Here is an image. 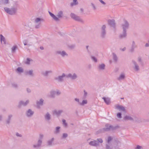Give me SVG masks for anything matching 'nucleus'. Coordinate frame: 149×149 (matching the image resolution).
<instances>
[{
	"label": "nucleus",
	"instance_id": "49530a36",
	"mask_svg": "<svg viewBox=\"0 0 149 149\" xmlns=\"http://www.w3.org/2000/svg\"><path fill=\"white\" fill-rule=\"evenodd\" d=\"M63 123L65 127H66L67 126V123H66V121L65 120L63 119L62 120Z\"/></svg>",
	"mask_w": 149,
	"mask_h": 149
},
{
	"label": "nucleus",
	"instance_id": "dca6fc26",
	"mask_svg": "<svg viewBox=\"0 0 149 149\" xmlns=\"http://www.w3.org/2000/svg\"><path fill=\"white\" fill-rule=\"evenodd\" d=\"M108 24L111 27L115 28L116 27L115 21L113 19L109 20H108Z\"/></svg>",
	"mask_w": 149,
	"mask_h": 149
},
{
	"label": "nucleus",
	"instance_id": "e2e57ef3",
	"mask_svg": "<svg viewBox=\"0 0 149 149\" xmlns=\"http://www.w3.org/2000/svg\"><path fill=\"white\" fill-rule=\"evenodd\" d=\"M88 46H86V49H87V51L88 52V53H89V54H90V52H89V51L88 49Z\"/></svg>",
	"mask_w": 149,
	"mask_h": 149
},
{
	"label": "nucleus",
	"instance_id": "bb28decb",
	"mask_svg": "<svg viewBox=\"0 0 149 149\" xmlns=\"http://www.w3.org/2000/svg\"><path fill=\"white\" fill-rule=\"evenodd\" d=\"M56 95L55 91L52 90L50 92V94L49 97H54Z\"/></svg>",
	"mask_w": 149,
	"mask_h": 149
},
{
	"label": "nucleus",
	"instance_id": "4d7b16f0",
	"mask_svg": "<svg viewBox=\"0 0 149 149\" xmlns=\"http://www.w3.org/2000/svg\"><path fill=\"white\" fill-rule=\"evenodd\" d=\"M16 135L17 136L21 137L22 136V135L18 133H17L16 134Z\"/></svg>",
	"mask_w": 149,
	"mask_h": 149
},
{
	"label": "nucleus",
	"instance_id": "052dcab7",
	"mask_svg": "<svg viewBox=\"0 0 149 149\" xmlns=\"http://www.w3.org/2000/svg\"><path fill=\"white\" fill-rule=\"evenodd\" d=\"M10 119L8 118L6 121V123L7 124H9L10 123Z\"/></svg>",
	"mask_w": 149,
	"mask_h": 149
},
{
	"label": "nucleus",
	"instance_id": "393cba45",
	"mask_svg": "<svg viewBox=\"0 0 149 149\" xmlns=\"http://www.w3.org/2000/svg\"><path fill=\"white\" fill-rule=\"evenodd\" d=\"M18 49V47L16 45H14L11 48V52L12 53H15Z\"/></svg>",
	"mask_w": 149,
	"mask_h": 149
},
{
	"label": "nucleus",
	"instance_id": "6ab92c4d",
	"mask_svg": "<svg viewBox=\"0 0 149 149\" xmlns=\"http://www.w3.org/2000/svg\"><path fill=\"white\" fill-rule=\"evenodd\" d=\"M115 109H118L119 111H122L124 112L125 111V108L124 107L119 105L115 106Z\"/></svg>",
	"mask_w": 149,
	"mask_h": 149
},
{
	"label": "nucleus",
	"instance_id": "c756f323",
	"mask_svg": "<svg viewBox=\"0 0 149 149\" xmlns=\"http://www.w3.org/2000/svg\"><path fill=\"white\" fill-rule=\"evenodd\" d=\"M105 65L102 63L101 64H100L98 66V68L99 70H103L105 69Z\"/></svg>",
	"mask_w": 149,
	"mask_h": 149
},
{
	"label": "nucleus",
	"instance_id": "79ce46f5",
	"mask_svg": "<svg viewBox=\"0 0 149 149\" xmlns=\"http://www.w3.org/2000/svg\"><path fill=\"white\" fill-rule=\"evenodd\" d=\"M91 57L93 61H94L95 62H97V60L95 57L93 56H91Z\"/></svg>",
	"mask_w": 149,
	"mask_h": 149
},
{
	"label": "nucleus",
	"instance_id": "3c124183",
	"mask_svg": "<svg viewBox=\"0 0 149 149\" xmlns=\"http://www.w3.org/2000/svg\"><path fill=\"white\" fill-rule=\"evenodd\" d=\"M117 116L119 118H121L122 117L121 114V113H118L117 114Z\"/></svg>",
	"mask_w": 149,
	"mask_h": 149
},
{
	"label": "nucleus",
	"instance_id": "f704fd0d",
	"mask_svg": "<svg viewBox=\"0 0 149 149\" xmlns=\"http://www.w3.org/2000/svg\"><path fill=\"white\" fill-rule=\"evenodd\" d=\"M32 61L33 60L29 58H27L26 61L25 62V63L26 64L29 65L30 64V62Z\"/></svg>",
	"mask_w": 149,
	"mask_h": 149
},
{
	"label": "nucleus",
	"instance_id": "f03ea898",
	"mask_svg": "<svg viewBox=\"0 0 149 149\" xmlns=\"http://www.w3.org/2000/svg\"><path fill=\"white\" fill-rule=\"evenodd\" d=\"M44 136L43 134H40L39 135V139L37 142L33 144V147L34 148H37L40 147L41 145L42 139Z\"/></svg>",
	"mask_w": 149,
	"mask_h": 149
},
{
	"label": "nucleus",
	"instance_id": "5701e85b",
	"mask_svg": "<svg viewBox=\"0 0 149 149\" xmlns=\"http://www.w3.org/2000/svg\"><path fill=\"white\" fill-rule=\"evenodd\" d=\"M102 98L107 104H109L110 103V99L109 98L103 97Z\"/></svg>",
	"mask_w": 149,
	"mask_h": 149
},
{
	"label": "nucleus",
	"instance_id": "5fc2aeb1",
	"mask_svg": "<svg viewBox=\"0 0 149 149\" xmlns=\"http://www.w3.org/2000/svg\"><path fill=\"white\" fill-rule=\"evenodd\" d=\"M75 100L78 102V104L79 105V103H80V102H79V100L78 98H75L74 99Z\"/></svg>",
	"mask_w": 149,
	"mask_h": 149
},
{
	"label": "nucleus",
	"instance_id": "423d86ee",
	"mask_svg": "<svg viewBox=\"0 0 149 149\" xmlns=\"http://www.w3.org/2000/svg\"><path fill=\"white\" fill-rule=\"evenodd\" d=\"M70 16L72 18L76 21L81 22H83V20L79 17L77 16L73 13H71Z\"/></svg>",
	"mask_w": 149,
	"mask_h": 149
},
{
	"label": "nucleus",
	"instance_id": "ddd939ff",
	"mask_svg": "<svg viewBox=\"0 0 149 149\" xmlns=\"http://www.w3.org/2000/svg\"><path fill=\"white\" fill-rule=\"evenodd\" d=\"M10 3V0H0V7L8 5Z\"/></svg>",
	"mask_w": 149,
	"mask_h": 149
},
{
	"label": "nucleus",
	"instance_id": "774afa93",
	"mask_svg": "<svg viewBox=\"0 0 149 149\" xmlns=\"http://www.w3.org/2000/svg\"><path fill=\"white\" fill-rule=\"evenodd\" d=\"M80 10L82 12H83V9L82 8H81Z\"/></svg>",
	"mask_w": 149,
	"mask_h": 149
},
{
	"label": "nucleus",
	"instance_id": "c03bdc74",
	"mask_svg": "<svg viewBox=\"0 0 149 149\" xmlns=\"http://www.w3.org/2000/svg\"><path fill=\"white\" fill-rule=\"evenodd\" d=\"M103 6H105L106 5V3L102 0H98Z\"/></svg>",
	"mask_w": 149,
	"mask_h": 149
},
{
	"label": "nucleus",
	"instance_id": "13d9d810",
	"mask_svg": "<svg viewBox=\"0 0 149 149\" xmlns=\"http://www.w3.org/2000/svg\"><path fill=\"white\" fill-rule=\"evenodd\" d=\"M106 149H111L109 146L108 145H106Z\"/></svg>",
	"mask_w": 149,
	"mask_h": 149
},
{
	"label": "nucleus",
	"instance_id": "6e6d98bb",
	"mask_svg": "<svg viewBox=\"0 0 149 149\" xmlns=\"http://www.w3.org/2000/svg\"><path fill=\"white\" fill-rule=\"evenodd\" d=\"M12 86L14 88H17V85L16 84H12Z\"/></svg>",
	"mask_w": 149,
	"mask_h": 149
},
{
	"label": "nucleus",
	"instance_id": "b1692460",
	"mask_svg": "<svg viewBox=\"0 0 149 149\" xmlns=\"http://www.w3.org/2000/svg\"><path fill=\"white\" fill-rule=\"evenodd\" d=\"M0 41L1 44H6V41L5 39V38L4 37V36L2 34L0 35Z\"/></svg>",
	"mask_w": 149,
	"mask_h": 149
},
{
	"label": "nucleus",
	"instance_id": "1a4fd4ad",
	"mask_svg": "<svg viewBox=\"0 0 149 149\" xmlns=\"http://www.w3.org/2000/svg\"><path fill=\"white\" fill-rule=\"evenodd\" d=\"M23 43L25 46H26L28 47L31 46L32 45V42L31 41L29 38L24 40Z\"/></svg>",
	"mask_w": 149,
	"mask_h": 149
},
{
	"label": "nucleus",
	"instance_id": "864d4df0",
	"mask_svg": "<svg viewBox=\"0 0 149 149\" xmlns=\"http://www.w3.org/2000/svg\"><path fill=\"white\" fill-rule=\"evenodd\" d=\"M112 139V138L111 136H109L108 137V140H107V142L109 143V142Z\"/></svg>",
	"mask_w": 149,
	"mask_h": 149
},
{
	"label": "nucleus",
	"instance_id": "603ef678",
	"mask_svg": "<svg viewBox=\"0 0 149 149\" xmlns=\"http://www.w3.org/2000/svg\"><path fill=\"white\" fill-rule=\"evenodd\" d=\"M142 148V146L137 145L136 146V147L135 148V149H141Z\"/></svg>",
	"mask_w": 149,
	"mask_h": 149
},
{
	"label": "nucleus",
	"instance_id": "58836bf2",
	"mask_svg": "<svg viewBox=\"0 0 149 149\" xmlns=\"http://www.w3.org/2000/svg\"><path fill=\"white\" fill-rule=\"evenodd\" d=\"M91 5L93 8V9L94 10H96L97 7L94 3H91Z\"/></svg>",
	"mask_w": 149,
	"mask_h": 149
},
{
	"label": "nucleus",
	"instance_id": "c85d7f7f",
	"mask_svg": "<svg viewBox=\"0 0 149 149\" xmlns=\"http://www.w3.org/2000/svg\"><path fill=\"white\" fill-rule=\"evenodd\" d=\"M137 46L136 45L135 42L134 41L132 42V44L131 47V49L130 50L131 52H133L134 51V49Z\"/></svg>",
	"mask_w": 149,
	"mask_h": 149
},
{
	"label": "nucleus",
	"instance_id": "f257e3e1",
	"mask_svg": "<svg viewBox=\"0 0 149 149\" xmlns=\"http://www.w3.org/2000/svg\"><path fill=\"white\" fill-rule=\"evenodd\" d=\"M49 13L50 16L56 21H58L59 18H62L63 16V13L62 11H60L58 12L57 16H56L54 14L50 12H49Z\"/></svg>",
	"mask_w": 149,
	"mask_h": 149
},
{
	"label": "nucleus",
	"instance_id": "338daca9",
	"mask_svg": "<svg viewBox=\"0 0 149 149\" xmlns=\"http://www.w3.org/2000/svg\"><path fill=\"white\" fill-rule=\"evenodd\" d=\"M40 49L42 50L43 49V47H40Z\"/></svg>",
	"mask_w": 149,
	"mask_h": 149
},
{
	"label": "nucleus",
	"instance_id": "a878e982",
	"mask_svg": "<svg viewBox=\"0 0 149 149\" xmlns=\"http://www.w3.org/2000/svg\"><path fill=\"white\" fill-rule=\"evenodd\" d=\"M54 140V138H52L51 139L49 140L47 142V145L49 146H52Z\"/></svg>",
	"mask_w": 149,
	"mask_h": 149
},
{
	"label": "nucleus",
	"instance_id": "20e7f679",
	"mask_svg": "<svg viewBox=\"0 0 149 149\" xmlns=\"http://www.w3.org/2000/svg\"><path fill=\"white\" fill-rule=\"evenodd\" d=\"M4 10L5 12L10 15L15 14L17 12V9L15 8H9L8 7H5Z\"/></svg>",
	"mask_w": 149,
	"mask_h": 149
},
{
	"label": "nucleus",
	"instance_id": "a18cd8bd",
	"mask_svg": "<svg viewBox=\"0 0 149 149\" xmlns=\"http://www.w3.org/2000/svg\"><path fill=\"white\" fill-rule=\"evenodd\" d=\"M96 141H97L99 143H101L103 142L102 140L100 138L97 139Z\"/></svg>",
	"mask_w": 149,
	"mask_h": 149
},
{
	"label": "nucleus",
	"instance_id": "2eb2a0df",
	"mask_svg": "<svg viewBox=\"0 0 149 149\" xmlns=\"http://www.w3.org/2000/svg\"><path fill=\"white\" fill-rule=\"evenodd\" d=\"M34 112L31 109H29L26 112V116L28 117H31L34 114Z\"/></svg>",
	"mask_w": 149,
	"mask_h": 149
},
{
	"label": "nucleus",
	"instance_id": "69168bd1",
	"mask_svg": "<svg viewBox=\"0 0 149 149\" xmlns=\"http://www.w3.org/2000/svg\"><path fill=\"white\" fill-rule=\"evenodd\" d=\"M12 117V115H10L8 116V119H10Z\"/></svg>",
	"mask_w": 149,
	"mask_h": 149
},
{
	"label": "nucleus",
	"instance_id": "0eeeda50",
	"mask_svg": "<svg viewBox=\"0 0 149 149\" xmlns=\"http://www.w3.org/2000/svg\"><path fill=\"white\" fill-rule=\"evenodd\" d=\"M66 78H70L72 80H75L77 78V75L76 73H69L66 75Z\"/></svg>",
	"mask_w": 149,
	"mask_h": 149
},
{
	"label": "nucleus",
	"instance_id": "e433bc0d",
	"mask_svg": "<svg viewBox=\"0 0 149 149\" xmlns=\"http://www.w3.org/2000/svg\"><path fill=\"white\" fill-rule=\"evenodd\" d=\"M60 127H57L56 128L55 130L54 131V133L55 134H58L60 131Z\"/></svg>",
	"mask_w": 149,
	"mask_h": 149
},
{
	"label": "nucleus",
	"instance_id": "9d476101",
	"mask_svg": "<svg viewBox=\"0 0 149 149\" xmlns=\"http://www.w3.org/2000/svg\"><path fill=\"white\" fill-rule=\"evenodd\" d=\"M66 77V75L65 73H63L61 75H60L55 78V79L58 82H62L63 81L64 78Z\"/></svg>",
	"mask_w": 149,
	"mask_h": 149
},
{
	"label": "nucleus",
	"instance_id": "f3484780",
	"mask_svg": "<svg viewBox=\"0 0 149 149\" xmlns=\"http://www.w3.org/2000/svg\"><path fill=\"white\" fill-rule=\"evenodd\" d=\"M44 100L42 99H40L39 100L37 101L36 102V106L37 108H40V107L43 104Z\"/></svg>",
	"mask_w": 149,
	"mask_h": 149
},
{
	"label": "nucleus",
	"instance_id": "680f3d73",
	"mask_svg": "<svg viewBox=\"0 0 149 149\" xmlns=\"http://www.w3.org/2000/svg\"><path fill=\"white\" fill-rule=\"evenodd\" d=\"M27 91L28 93H30L31 92V90L28 88L27 89Z\"/></svg>",
	"mask_w": 149,
	"mask_h": 149
},
{
	"label": "nucleus",
	"instance_id": "39448f33",
	"mask_svg": "<svg viewBox=\"0 0 149 149\" xmlns=\"http://www.w3.org/2000/svg\"><path fill=\"white\" fill-rule=\"evenodd\" d=\"M129 24L128 22L125 19H124L121 24V26L123 31H127L129 27Z\"/></svg>",
	"mask_w": 149,
	"mask_h": 149
},
{
	"label": "nucleus",
	"instance_id": "f8f14e48",
	"mask_svg": "<svg viewBox=\"0 0 149 149\" xmlns=\"http://www.w3.org/2000/svg\"><path fill=\"white\" fill-rule=\"evenodd\" d=\"M132 63L133 64V68L135 71H138L139 70V67L136 63V62L134 61L133 60L132 61Z\"/></svg>",
	"mask_w": 149,
	"mask_h": 149
},
{
	"label": "nucleus",
	"instance_id": "72a5a7b5",
	"mask_svg": "<svg viewBox=\"0 0 149 149\" xmlns=\"http://www.w3.org/2000/svg\"><path fill=\"white\" fill-rule=\"evenodd\" d=\"M52 71L51 70L47 71L43 73V74L44 76H47L49 74L51 73Z\"/></svg>",
	"mask_w": 149,
	"mask_h": 149
},
{
	"label": "nucleus",
	"instance_id": "c9c22d12",
	"mask_svg": "<svg viewBox=\"0 0 149 149\" xmlns=\"http://www.w3.org/2000/svg\"><path fill=\"white\" fill-rule=\"evenodd\" d=\"M45 119L48 120H49L50 119V116L49 113L48 112L47 113L45 116Z\"/></svg>",
	"mask_w": 149,
	"mask_h": 149
},
{
	"label": "nucleus",
	"instance_id": "6e6552de",
	"mask_svg": "<svg viewBox=\"0 0 149 149\" xmlns=\"http://www.w3.org/2000/svg\"><path fill=\"white\" fill-rule=\"evenodd\" d=\"M106 26L105 25H103L101 28V36L102 38H104L106 36V32L105 29Z\"/></svg>",
	"mask_w": 149,
	"mask_h": 149
},
{
	"label": "nucleus",
	"instance_id": "4c0bfd02",
	"mask_svg": "<svg viewBox=\"0 0 149 149\" xmlns=\"http://www.w3.org/2000/svg\"><path fill=\"white\" fill-rule=\"evenodd\" d=\"M17 71L19 73H22L24 71L23 69L21 67H19L17 69Z\"/></svg>",
	"mask_w": 149,
	"mask_h": 149
},
{
	"label": "nucleus",
	"instance_id": "09e8293b",
	"mask_svg": "<svg viewBox=\"0 0 149 149\" xmlns=\"http://www.w3.org/2000/svg\"><path fill=\"white\" fill-rule=\"evenodd\" d=\"M138 61L139 63H142V60L141 59V58L140 57H139L138 58Z\"/></svg>",
	"mask_w": 149,
	"mask_h": 149
},
{
	"label": "nucleus",
	"instance_id": "ea45409f",
	"mask_svg": "<svg viewBox=\"0 0 149 149\" xmlns=\"http://www.w3.org/2000/svg\"><path fill=\"white\" fill-rule=\"evenodd\" d=\"M87 103V101L86 100H84L81 102L79 103V105H84Z\"/></svg>",
	"mask_w": 149,
	"mask_h": 149
},
{
	"label": "nucleus",
	"instance_id": "473e14b6",
	"mask_svg": "<svg viewBox=\"0 0 149 149\" xmlns=\"http://www.w3.org/2000/svg\"><path fill=\"white\" fill-rule=\"evenodd\" d=\"M78 4V2L77 0H73V2L70 4L71 6H73L76 5Z\"/></svg>",
	"mask_w": 149,
	"mask_h": 149
},
{
	"label": "nucleus",
	"instance_id": "cd10ccee",
	"mask_svg": "<svg viewBox=\"0 0 149 149\" xmlns=\"http://www.w3.org/2000/svg\"><path fill=\"white\" fill-rule=\"evenodd\" d=\"M63 112L62 110H55L53 111L54 114H56L57 116H59Z\"/></svg>",
	"mask_w": 149,
	"mask_h": 149
},
{
	"label": "nucleus",
	"instance_id": "bf43d9fd",
	"mask_svg": "<svg viewBox=\"0 0 149 149\" xmlns=\"http://www.w3.org/2000/svg\"><path fill=\"white\" fill-rule=\"evenodd\" d=\"M145 46L146 47H149V43H147L145 45Z\"/></svg>",
	"mask_w": 149,
	"mask_h": 149
},
{
	"label": "nucleus",
	"instance_id": "9b49d317",
	"mask_svg": "<svg viewBox=\"0 0 149 149\" xmlns=\"http://www.w3.org/2000/svg\"><path fill=\"white\" fill-rule=\"evenodd\" d=\"M115 127L112 126L109 124H107L105 125V128L104 129L105 131H108L110 130H113L115 129Z\"/></svg>",
	"mask_w": 149,
	"mask_h": 149
},
{
	"label": "nucleus",
	"instance_id": "a19ab883",
	"mask_svg": "<svg viewBox=\"0 0 149 149\" xmlns=\"http://www.w3.org/2000/svg\"><path fill=\"white\" fill-rule=\"evenodd\" d=\"M113 58L114 61L115 62H116L117 61V57L116 55L114 53L113 54Z\"/></svg>",
	"mask_w": 149,
	"mask_h": 149
},
{
	"label": "nucleus",
	"instance_id": "7ed1b4c3",
	"mask_svg": "<svg viewBox=\"0 0 149 149\" xmlns=\"http://www.w3.org/2000/svg\"><path fill=\"white\" fill-rule=\"evenodd\" d=\"M44 21L43 18L40 17H36L34 19V23L35 25V27L38 29L40 28L41 22Z\"/></svg>",
	"mask_w": 149,
	"mask_h": 149
},
{
	"label": "nucleus",
	"instance_id": "aec40b11",
	"mask_svg": "<svg viewBox=\"0 0 149 149\" xmlns=\"http://www.w3.org/2000/svg\"><path fill=\"white\" fill-rule=\"evenodd\" d=\"M25 74L31 77L33 76V71L32 70H30L26 71L25 72Z\"/></svg>",
	"mask_w": 149,
	"mask_h": 149
},
{
	"label": "nucleus",
	"instance_id": "412c9836",
	"mask_svg": "<svg viewBox=\"0 0 149 149\" xmlns=\"http://www.w3.org/2000/svg\"><path fill=\"white\" fill-rule=\"evenodd\" d=\"M89 144L91 146H99V144L98 143V142L95 140H94L93 141L90 142Z\"/></svg>",
	"mask_w": 149,
	"mask_h": 149
},
{
	"label": "nucleus",
	"instance_id": "4be33fe9",
	"mask_svg": "<svg viewBox=\"0 0 149 149\" xmlns=\"http://www.w3.org/2000/svg\"><path fill=\"white\" fill-rule=\"evenodd\" d=\"M125 77V75L124 74L122 73L121 74L119 77L117 78V80L120 81L124 80Z\"/></svg>",
	"mask_w": 149,
	"mask_h": 149
},
{
	"label": "nucleus",
	"instance_id": "0e129e2a",
	"mask_svg": "<svg viewBox=\"0 0 149 149\" xmlns=\"http://www.w3.org/2000/svg\"><path fill=\"white\" fill-rule=\"evenodd\" d=\"M121 50L123 51H124L126 50V48L125 47L123 49H121Z\"/></svg>",
	"mask_w": 149,
	"mask_h": 149
},
{
	"label": "nucleus",
	"instance_id": "8fccbe9b",
	"mask_svg": "<svg viewBox=\"0 0 149 149\" xmlns=\"http://www.w3.org/2000/svg\"><path fill=\"white\" fill-rule=\"evenodd\" d=\"M61 93L58 90H56L55 91V94L56 95H59Z\"/></svg>",
	"mask_w": 149,
	"mask_h": 149
},
{
	"label": "nucleus",
	"instance_id": "2f4dec72",
	"mask_svg": "<svg viewBox=\"0 0 149 149\" xmlns=\"http://www.w3.org/2000/svg\"><path fill=\"white\" fill-rule=\"evenodd\" d=\"M124 119L125 120H130L132 121L133 119L132 117L129 116H126L124 117Z\"/></svg>",
	"mask_w": 149,
	"mask_h": 149
},
{
	"label": "nucleus",
	"instance_id": "7c9ffc66",
	"mask_svg": "<svg viewBox=\"0 0 149 149\" xmlns=\"http://www.w3.org/2000/svg\"><path fill=\"white\" fill-rule=\"evenodd\" d=\"M126 31H127L123 30V33L120 34V37L121 38H124L126 37L127 36Z\"/></svg>",
	"mask_w": 149,
	"mask_h": 149
},
{
	"label": "nucleus",
	"instance_id": "37998d69",
	"mask_svg": "<svg viewBox=\"0 0 149 149\" xmlns=\"http://www.w3.org/2000/svg\"><path fill=\"white\" fill-rule=\"evenodd\" d=\"M68 134L67 133H63L61 137L62 139H65L68 136Z\"/></svg>",
	"mask_w": 149,
	"mask_h": 149
},
{
	"label": "nucleus",
	"instance_id": "4468645a",
	"mask_svg": "<svg viewBox=\"0 0 149 149\" xmlns=\"http://www.w3.org/2000/svg\"><path fill=\"white\" fill-rule=\"evenodd\" d=\"M56 54L60 55L63 57H64L65 56H67L68 54L64 51H58L56 52Z\"/></svg>",
	"mask_w": 149,
	"mask_h": 149
},
{
	"label": "nucleus",
	"instance_id": "a211bd4d",
	"mask_svg": "<svg viewBox=\"0 0 149 149\" xmlns=\"http://www.w3.org/2000/svg\"><path fill=\"white\" fill-rule=\"evenodd\" d=\"M29 100H27L25 102L21 101L19 102L18 106L20 107L22 105L25 106L29 103Z\"/></svg>",
	"mask_w": 149,
	"mask_h": 149
},
{
	"label": "nucleus",
	"instance_id": "de8ad7c7",
	"mask_svg": "<svg viewBox=\"0 0 149 149\" xmlns=\"http://www.w3.org/2000/svg\"><path fill=\"white\" fill-rule=\"evenodd\" d=\"M84 98H86L87 95V93L84 90Z\"/></svg>",
	"mask_w": 149,
	"mask_h": 149
}]
</instances>
